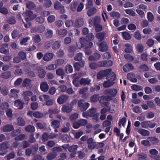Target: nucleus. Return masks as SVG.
<instances>
[{
  "instance_id": "f257e3e1",
  "label": "nucleus",
  "mask_w": 160,
  "mask_h": 160,
  "mask_svg": "<svg viewBox=\"0 0 160 160\" xmlns=\"http://www.w3.org/2000/svg\"><path fill=\"white\" fill-rule=\"evenodd\" d=\"M116 76L114 72H112L108 76L107 81H105L103 83V86L104 87L107 88L111 87L114 83V81L116 79Z\"/></svg>"
},
{
  "instance_id": "f03ea898",
  "label": "nucleus",
  "mask_w": 160,
  "mask_h": 160,
  "mask_svg": "<svg viewBox=\"0 0 160 160\" xmlns=\"http://www.w3.org/2000/svg\"><path fill=\"white\" fill-rule=\"evenodd\" d=\"M118 90L116 88L108 89L105 91L104 93L105 95H109L110 96L107 97V99L108 101L112 99L111 97H115L116 96Z\"/></svg>"
},
{
  "instance_id": "7ed1b4c3",
  "label": "nucleus",
  "mask_w": 160,
  "mask_h": 160,
  "mask_svg": "<svg viewBox=\"0 0 160 160\" xmlns=\"http://www.w3.org/2000/svg\"><path fill=\"white\" fill-rule=\"evenodd\" d=\"M78 105L80 110L83 111H86L89 107L90 104L88 102H85L83 99H80L78 101Z\"/></svg>"
},
{
  "instance_id": "20e7f679",
  "label": "nucleus",
  "mask_w": 160,
  "mask_h": 160,
  "mask_svg": "<svg viewBox=\"0 0 160 160\" xmlns=\"http://www.w3.org/2000/svg\"><path fill=\"white\" fill-rule=\"evenodd\" d=\"M97 111V109L95 108H91L87 111L82 113V115L84 118H88L89 117H92L95 115Z\"/></svg>"
},
{
  "instance_id": "39448f33",
  "label": "nucleus",
  "mask_w": 160,
  "mask_h": 160,
  "mask_svg": "<svg viewBox=\"0 0 160 160\" xmlns=\"http://www.w3.org/2000/svg\"><path fill=\"white\" fill-rule=\"evenodd\" d=\"M111 71L112 69H107L104 70L100 71L97 75V78L98 79H100L108 75L110 72H112Z\"/></svg>"
},
{
  "instance_id": "423d86ee",
  "label": "nucleus",
  "mask_w": 160,
  "mask_h": 160,
  "mask_svg": "<svg viewBox=\"0 0 160 160\" xmlns=\"http://www.w3.org/2000/svg\"><path fill=\"white\" fill-rule=\"evenodd\" d=\"M23 15L25 16L28 17L25 19V20L27 22L32 20L36 17V15L33 14L32 12L30 11H26L25 13L23 14Z\"/></svg>"
},
{
  "instance_id": "0eeeda50",
  "label": "nucleus",
  "mask_w": 160,
  "mask_h": 160,
  "mask_svg": "<svg viewBox=\"0 0 160 160\" xmlns=\"http://www.w3.org/2000/svg\"><path fill=\"white\" fill-rule=\"evenodd\" d=\"M112 62L111 60L108 61H102L98 62V66L100 67H108L112 65Z\"/></svg>"
},
{
  "instance_id": "6e6552de",
  "label": "nucleus",
  "mask_w": 160,
  "mask_h": 160,
  "mask_svg": "<svg viewBox=\"0 0 160 160\" xmlns=\"http://www.w3.org/2000/svg\"><path fill=\"white\" fill-rule=\"evenodd\" d=\"M68 96L63 95L60 96L57 99V102L59 104H62L65 102L68 99Z\"/></svg>"
},
{
  "instance_id": "1a4fd4ad",
  "label": "nucleus",
  "mask_w": 160,
  "mask_h": 160,
  "mask_svg": "<svg viewBox=\"0 0 160 160\" xmlns=\"http://www.w3.org/2000/svg\"><path fill=\"white\" fill-rule=\"evenodd\" d=\"M8 148V144L7 142H3L1 144L0 146V150L2 152L0 153L1 155H3L6 153V150Z\"/></svg>"
},
{
  "instance_id": "9d476101",
  "label": "nucleus",
  "mask_w": 160,
  "mask_h": 160,
  "mask_svg": "<svg viewBox=\"0 0 160 160\" xmlns=\"http://www.w3.org/2000/svg\"><path fill=\"white\" fill-rule=\"evenodd\" d=\"M40 88L42 91L46 92L48 90L49 86L47 82H43L40 83Z\"/></svg>"
},
{
  "instance_id": "9b49d317",
  "label": "nucleus",
  "mask_w": 160,
  "mask_h": 160,
  "mask_svg": "<svg viewBox=\"0 0 160 160\" xmlns=\"http://www.w3.org/2000/svg\"><path fill=\"white\" fill-rule=\"evenodd\" d=\"M72 108V107L69 105H64L62 106L61 110L63 112L69 113L71 112Z\"/></svg>"
},
{
  "instance_id": "f8f14e48",
  "label": "nucleus",
  "mask_w": 160,
  "mask_h": 160,
  "mask_svg": "<svg viewBox=\"0 0 160 160\" xmlns=\"http://www.w3.org/2000/svg\"><path fill=\"white\" fill-rule=\"evenodd\" d=\"M68 31L65 29L59 30L56 31V34L59 36L61 37H65L67 34Z\"/></svg>"
},
{
  "instance_id": "ddd939ff",
  "label": "nucleus",
  "mask_w": 160,
  "mask_h": 160,
  "mask_svg": "<svg viewBox=\"0 0 160 160\" xmlns=\"http://www.w3.org/2000/svg\"><path fill=\"white\" fill-rule=\"evenodd\" d=\"M54 56V54L52 53H47L44 56L43 59L45 61H49L53 58Z\"/></svg>"
},
{
  "instance_id": "4468645a",
  "label": "nucleus",
  "mask_w": 160,
  "mask_h": 160,
  "mask_svg": "<svg viewBox=\"0 0 160 160\" xmlns=\"http://www.w3.org/2000/svg\"><path fill=\"white\" fill-rule=\"evenodd\" d=\"M99 50L102 52L107 51L108 49V46L105 42H103L99 45Z\"/></svg>"
},
{
  "instance_id": "2eb2a0df",
  "label": "nucleus",
  "mask_w": 160,
  "mask_h": 160,
  "mask_svg": "<svg viewBox=\"0 0 160 160\" xmlns=\"http://www.w3.org/2000/svg\"><path fill=\"white\" fill-rule=\"evenodd\" d=\"M8 45L7 44H3L0 48V52L4 54H7L9 52L8 49Z\"/></svg>"
},
{
  "instance_id": "dca6fc26",
  "label": "nucleus",
  "mask_w": 160,
  "mask_h": 160,
  "mask_svg": "<svg viewBox=\"0 0 160 160\" xmlns=\"http://www.w3.org/2000/svg\"><path fill=\"white\" fill-rule=\"evenodd\" d=\"M91 80L88 78H82L80 81V83L81 85L85 86L89 85L91 82Z\"/></svg>"
},
{
  "instance_id": "f3484780",
  "label": "nucleus",
  "mask_w": 160,
  "mask_h": 160,
  "mask_svg": "<svg viewBox=\"0 0 160 160\" xmlns=\"http://www.w3.org/2000/svg\"><path fill=\"white\" fill-rule=\"evenodd\" d=\"M101 58V55L98 53H95L94 55L89 56L88 60L90 61H97L99 60Z\"/></svg>"
},
{
  "instance_id": "a211bd4d",
  "label": "nucleus",
  "mask_w": 160,
  "mask_h": 160,
  "mask_svg": "<svg viewBox=\"0 0 160 160\" xmlns=\"http://www.w3.org/2000/svg\"><path fill=\"white\" fill-rule=\"evenodd\" d=\"M127 78L131 82H137V79L135 78L134 74L133 73H129L127 74Z\"/></svg>"
},
{
  "instance_id": "6ab92c4d",
  "label": "nucleus",
  "mask_w": 160,
  "mask_h": 160,
  "mask_svg": "<svg viewBox=\"0 0 160 160\" xmlns=\"http://www.w3.org/2000/svg\"><path fill=\"white\" fill-rule=\"evenodd\" d=\"M80 32L79 30L73 29L69 32L68 35L71 37L76 36L79 34Z\"/></svg>"
},
{
  "instance_id": "aec40b11",
  "label": "nucleus",
  "mask_w": 160,
  "mask_h": 160,
  "mask_svg": "<svg viewBox=\"0 0 160 160\" xmlns=\"http://www.w3.org/2000/svg\"><path fill=\"white\" fill-rule=\"evenodd\" d=\"M83 20L82 18H79L76 20L74 25L76 27L79 28L82 26L83 24Z\"/></svg>"
},
{
  "instance_id": "412c9836",
  "label": "nucleus",
  "mask_w": 160,
  "mask_h": 160,
  "mask_svg": "<svg viewBox=\"0 0 160 160\" xmlns=\"http://www.w3.org/2000/svg\"><path fill=\"white\" fill-rule=\"evenodd\" d=\"M24 102L22 101L19 100L15 101L14 102V105L17 109H22L23 108Z\"/></svg>"
},
{
  "instance_id": "4be33fe9",
  "label": "nucleus",
  "mask_w": 160,
  "mask_h": 160,
  "mask_svg": "<svg viewBox=\"0 0 160 160\" xmlns=\"http://www.w3.org/2000/svg\"><path fill=\"white\" fill-rule=\"evenodd\" d=\"M106 35V32H102L97 33L96 35V37L98 39L99 41H101L104 39Z\"/></svg>"
},
{
  "instance_id": "5701e85b",
  "label": "nucleus",
  "mask_w": 160,
  "mask_h": 160,
  "mask_svg": "<svg viewBox=\"0 0 160 160\" xmlns=\"http://www.w3.org/2000/svg\"><path fill=\"white\" fill-rule=\"evenodd\" d=\"M61 42L60 40H57L55 41L52 44V47L54 50L59 49L61 46Z\"/></svg>"
},
{
  "instance_id": "b1692460",
  "label": "nucleus",
  "mask_w": 160,
  "mask_h": 160,
  "mask_svg": "<svg viewBox=\"0 0 160 160\" xmlns=\"http://www.w3.org/2000/svg\"><path fill=\"white\" fill-rule=\"evenodd\" d=\"M138 133L143 136H148L149 135L150 132L147 130L143 129H139L138 130Z\"/></svg>"
},
{
  "instance_id": "393cba45",
  "label": "nucleus",
  "mask_w": 160,
  "mask_h": 160,
  "mask_svg": "<svg viewBox=\"0 0 160 160\" xmlns=\"http://www.w3.org/2000/svg\"><path fill=\"white\" fill-rule=\"evenodd\" d=\"M79 42L81 44V46L78 47L79 48H80L86 47L87 43L88 42V40L86 38H81L79 40Z\"/></svg>"
},
{
  "instance_id": "a878e982",
  "label": "nucleus",
  "mask_w": 160,
  "mask_h": 160,
  "mask_svg": "<svg viewBox=\"0 0 160 160\" xmlns=\"http://www.w3.org/2000/svg\"><path fill=\"white\" fill-rule=\"evenodd\" d=\"M97 12V10L94 7L90 8L87 12V14L89 17H91Z\"/></svg>"
},
{
  "instance_id": "bb28decb",
  "label": "nucleus",
  "mask_w": 160,
  "mask_h": 160,
  "mask_svg": "<svg viewBox=\"0 0 160 160\" xmlns=\"http://www.w3.org/2000/svg\"><path fill=\"white\" fill-rule=\"evenodd\" d=\"M133 67L132 64L130 63L127 64L123 66V70L125 72H127L133 69Z\"/></svg>"
},
{
  "instance_id": "cd10ccee",
  "label": "nucleus",
  "mask_w": 160,
  "mask_h": 160,
  "mask_svg": "<svg viewBox=\"0 0 160 160\" xmlns=\"http://www.w3.org/2000/svg\"><path fill=\"white\" fill-rule=\"evenodd\" d=\"M38 75L40 78H43L46 75V72L45 71L41 68H39L38 70Z\"/></svg>"
},
{
  "instance_id": "c85d7f7f",
  "label": "nucleus",
  "mask_w": 160,
  "mask_h": 160,
  "mask_svg": "<svg viewBox=\"0 0 160 160\" xmlns=\"http://www.w3.org/2000/svg\"><path fill=\"white\" fill-rule=\"evenodd\" d=\"M124 51L125 52L131 53L132 52L133 47L131 45L129 44H125L124 45Z\"/></svg>"
},
{
  "instance_id": "c756f323",
  "label": "nucleus",
  "mask_w": 160,
  "mask_h": 160,
  "mask_svg": "<svg viewBox=\"0 0 160 160\" xmlns=\"http://www.w3.org/2000/svg\"><path fill=\"white\" fill-rule=\"evenodd\" d=\"M45 36L48 38H50L53 36V31L50 29H47L45 32Z\"/></svg>"
},
{
  "instance_id": "7c9ffc66",
  "label": "nucleus",
  "mask_w": 160,
  "mask_h": 160,
  "mask_svg": "<svg viewBox=\"0 0 160 160\" xmlns=\"http://www.w3.org/2000/svg\"><path fill=\"white\" fill-rule=\"evenodd\" d=\"M85 64V62L84 61H82L80 64L78 62L75 63L74 66L75 69L77 70H79L81 68L84 67Z\"/></svg>"
},
{
  "instance_id": "2f4dec72",
  "label": "nucleus",
  "mask_w": 160,
  "mask_h": 160,
  "mask_svg": "<svg viewBox=\"0 0 160 160\" xmlns=\"http://www.w3.org/2000/svg\"><path fill=\"white\" fill-rule=\"evenodd\" d=\"M31 80L28 78H26L25 79L22 83V86L23 87H28L31 84Z\"/></svg>"
},
{
  "instance_id": "473e14b6",
  "label": "nucleus",
  "mask_w": 160,
  "mask_h": 160,
  "mask_svg": "<svg viewBox=\"0 0 160 160\" xmlns=\"http://www.w3.org/2000/svg\"><path fill=\"white\" fill-rule=\"evenodd\" d=\"M51 126L54 128H58L60 126V123L57 120H54L51 123Z\"/></svg>"
},
{
  "instance_id": "72a5a7b5",
  "label": "nucleus",
  "mask_w": 160,
  "mask_h": 160,
  "mask_svg": "<svg viewBox=\"0 0 160 160\" xmlns=\"http://www.w3.org/2000/svg\"><path fill=\"white\" fill-rule=\"evenodd\" d=\"M39 98L41 101L44 102L50 99V97L48 95L44 94L40 95L39 97Z\"/></svg>"
},
{
  "instance_id": "f704fd0d",
  "label": "nucleus",
  "mask_w": 160,
  "mask_h": 160,
  "mask_svg": "<svg viewBox=\"0 0 160 160\" xmlns=\"http://www.w3.org/2000/svg\"><path fill=\"white\" fill-rule=\"evenodd\" d=\"M136 49L138 52L141 53L143 51L144 47L142 44L138 43L136 46Z\"/></svg>"
},
{
  "instance_id": "c9c22d12",
  "label": "nucleus",
  "mask_w": 160,
  "mask_h": 160,
  "mask_svg": "<svg viewBox=\"0 0 160 160\" xmlns=\"http://www.w3.org/2000/svg\"><path fill=\"white\" fill-rule=\"evenodd\" d=\"M66 72L67 73H72L73 71V69L72 66L69 64L67 65L65 68Z\"/></svg>"
},
{
  "instance_id": "e433bc0d",
  "label": "nucleus",
  "mask_w": 160,
  "mask_h": 160,
  "mask_svg": "<svg viewBox=\"0 0 160 160\" xmlns=\"http://www.w3.org/2000/svg\"><path fill=\"white\" fill-rule=\"evenodd\" d=\"M122 35L123 38L126 40H129L131 38V35L126 32H122Z\"/></svg>"
},
{
  "instance_id": "4c0bfd02",
  "label": "nucleus",
  "mask_w": 160,
  "mask_h": 160,
  "mask_svg": "<svg viewBox=\"0 0 160 160\" xmlns=\"http://www.w3.org/2000/svg\"><path fill=\"white\" fill-rule=\"evenodd\" d=\"M25 129L27 132L31 133L34 132L35 130L34 127L31 125L27 126Z\"/></svg>"
},
{
  "instance_id": "58836bf2",
  "label": "nucleus",
  "mask_w": 160,
  "mask_h": 160,
  "mask_svg": "<svg viewBox=\"0 0 160 160\" xmlns=\"http://www.w3.org/2000/svg\"><path fill=\"white\" fill-rule=\"evenodd\" d=\"M78 148V146L77 145H75L72 146L68 148V150L70 152H76V151Z\"/></svg>"
},
{
  "instance_id": "ea45409f",
  "label": "nucleus",
  "mask_w": 160,
  "mask_h": 160,
  "mask_svg": "<svg viewBox=\"0 0 160 160\" xmlns=\"http://www.w3.org/2000/svg\"><path fill=\"white\" fill-rule=\"evenodd\" d=\"M154 40L151 38H149L148 39L146 42V44L149 47H151L154 44Z\"/></svg>"
},
{
  "instance_id": "a19ab883",
  "label": "nucleus",
  "mask_w": 160,
  "mask_h": 160,
  "mask_svg": "<svg viewBox=\"0 0 160 160\" xmlns=\"http://www.w3.org/2000/svg\"><path fill=\"white\" fill-rule=\"evenodd\" d=\"M26 6L28 8L32 9L36 7L35 4L31 2H28L26 3Z\"/></svg>"
},
{
  "instance_id": "79ce46f5",
  "label": "nucleus",
  "mask_w": 160,
  "mask_h": 160,
  "mask_svg": "<svg viewBox=\"0 0 160 160\" xmlns=\"http://www.w3.org/2000/svg\"><path fill=\"white\" fill-rule=\"evenodd\" d=\"M57 156V154H55L52 153H50L48 154L46 158L48 160H52L53 159Z\"/></svg>"
},
{
  "instance_id": "37998d69",
  "label": "nucleus",
  "mask_w": 160,
  "mask_h": 160,
  "mask_svg": "<svg viewBox=\"0 0 160 160\" xmlns=\"http://www.w3.org/2000/svg\"><path fill=\"white\" fill-rule=\"evenodd\" d=\"M99 98L98 95H94L92 96L90 98V102H96L98 101Z\"/></svg>"
},
{
  "instance_id": "c03bdc74",
  "label": "nucleus",
  "mask_w": 160,
  "mask_h": 160,
  "mask_svg": "<svg viewBox=\"0 0 160 160\" xmlns=\"http://www.w3.org/2000/svg\"><path fill=\"white\" fill-rule=\"evenodd\" d=\"M110 16L114 18H118L120 17V14L118 12H114L111 13Z\"/></svg>"
},
{
  "instance_id": "a18cd8bd",
  "label": "nucleus",
  "mask_w": 160,
  "mask_h": 160,
  "mask_svg": "<svg viewBox=\"0 0 160 160\" xmlns=\"http://www.w3.org/2000/svg\"><path fill=\"white\" fill-rule=\"evenodd\" d=\"M57 68V65L55 64H51L46 67L47 70L50 71L56 69Z\"/></svg>"
},
{
  "instance_id": "49530a36",
  "label": "nucleus",
  "mask_w": 160,
  "mask_h": 160,
  "mask_svg": "<svg viewBox=\"0 0 160 160\" xmlns=\"http://www.w3.org/2000/svg\"><path fill=\"white\" fill-rule=\"evenodd\" d=\"M76 50V48L73 46H71L68 49V51L70 52L71 53V54H69V56L71 57H72L74 55V52Z\"/></svg>"
},
{
  "instance_id": "de8ad7c7",
  "label": "nucleus",
  "mask_w": 160,
  "mask_h": 160,
  "mask_svg": "<svg viewBox=\"0 0 160 160\" xmlns=\"http://www.w3.org/2000/svg\"><path fill=\"white\" fill-rule=\"evenodd\" d=\"M134 37L138 40H140L142 38L141 35L139 31H137L134 33Z\"/></svg>"
},
{
  "instance_id": "09e8293b",
  "label": "nucleus",
  "mask_w": 160,
  "mask_h": 160,
  "mask_svg": "<svg viewBox=\"0 0 160 160\" xmlns=\"http://www.w3.org/2000/svg\"><path fill=\"white\" fill-rule=\"evenodd\" d=\"M18 124L21 126H23L25 124V121L21 117H19L17 119Z\"/></svg>"
},
{
  "instance_id": "8fccbe9b",
  "label": "nucleus",
  "mask_w": 160,
  "mask_h": 160,
  "mask_svg": "<svg viewBox=\"0 0 160 160\" xmlns=\"http://www.w3.org/2000/svg\"><path fill=\"white\" fill-rule=\"evenodd\" d=\"M141 58L143 61H147L148 59V55L146 52H143L141 55Z\"/></svg>"
},
{
  "instance_id": "3c124183",
  "label": "nucleus",
  "mask_w": 160,
  "mask_h": 160,
  "mask_svg": "<svg viewBox=\"0 0 160 160\" xmlns=\"http://www.w3.org/2000/svg\"><path fill=\"white\" fill-rule=\"evenodd\" d=\"M45 28L44 26L41 25L36 28V31L38 32L42 33L45 30Z\"/></svg>"
},
{
  "instance_id": "603ef678",
  "label": "nucleus",
  "mask_w": 160,
  "mask_h": 160,
  "mask_svg": "<svg viewBox=\"0 0 160 160\" xmlns=\"http://www.w3.org/2000/svg\"><path fill=\"white\" fill-rule=\"evenodd\" d=\"M148 138L149 139L150 141L154 144L158 143L159 141L157 138L154 137H148Z\"/></svg>"
},
{
  "instance_id": "864d4df0",
  "label": "nucleus",
  "mask_w": 160,
  "mask_h": 160,
  "mask_svg": "<svg viewBox=\"0 0 160 160\" xmlns=\"http://www.w3.org/2000/svg\"><path fill=\"white\" fill-rule=\"evenodd\" d=\"M131 88L133 90L136 91H139L142 90V88L139 85H133L131 87Z\"/></svg>"
},
{
  "instance_id": "5fc2aeb1",
  "label": "nucleus",
  "mask_w": 160,
  "mask_h": 160,
  "mask_svg": "<svg viewBox=\"0 0 160 160\" xmlns=\"http://www.w3.org/2000/svg\"><path fill=\"white\" fill-rule=\"evenodd\" d=\"M10 77V71H7L2 73V78L6 79Z\"/></svg>"
},
{
  "instance_id": "6e6d98bb",
  "label": "nucleus",
  "mask_w": 160,
  "mask_h": 160,
  "mask_svg": "<svg viewBox=\"0 0 160 160\" xmlns=\"http://www.w3.org/2000/svg\"><path fill=\"white\" fill-rule=\"evenodd\" d=\"M0 107L1 109L6 110L9 107V104L7 102H3Z\"/></svg>"
},
{
  "instance_id": "4d7b16f0",
  "label": "nucleus",
  "mask_w": 160,
  "mask_h": 160,
  "mask_svg": "<svg viewBox=\"0 0 160 160\" xmlns=\"http://www.w3.org/2000/svg\"><path fill=\"white\" fill-rule=\"evenodd\" d=\"M19 92V90H16L14 89H12L11 90V96L12 97H16L17 96V93Z\"/></svg>"
},
{
  "instance_id": "13d9d810",
  "label": "nucleus",
  "mask_w": 160,
  "mask_h": 160,
  "mask_svg": "<svg viewBox=\"0 0 160 160\" xmlns=\"http://www.w3.org/2000/svg\"><path fill=\"white\" fill-rule=\"evenodd\" d=\"M56 74L58 76H63L65 73L63 69L62 68H59L56 71Z\"/></svg>"
},
{
  "instance_id": "bf43d9fd",
  "label": "nucleus",
  "mask_w": 160,
  "mask_h": 160,
  "mask_svg": "<svg viewBox=\"0 0 160 160\" xmlns=\"http://www.w3.org/2000/svg\"><path fill=\"white\" fill-rule=\"evenodd\" d=\"M82 53L81 52L78 53L74 57V60L76 61H80L82 59Z\"/></svg>"
},
{
  "instance_id": "052dcab7",
  "label": "nucleus",
  "mask_w": 160,
  "mask_h": 160,
  "mask_svg": "<svg viewBox=\"0 0 160 160\" xmlns=\"http://www.w3.org/2000/svg\"><path fill=\"white\" fill-rule=\"evenodd\" d=\"M150 121H146L142 122L141 125L142 128H147L148 127V125Z\"/></svg>"
},
{
  "instance_id": "680f3d73",
  "label": "nucleus",
  "mask_w": 160,
  "mask_h": 160,
  "mask_svg": "<svg viewBox=\"0 0 160 160\" xmlns=\"http://www.w3.org/2000/svg\"><path fill=\"white\" fill-rule=\"evenodd\" d=\"M147 18L150 22L152 21L154 19V17L152 13L150 12H147Z\"/></svg>"
},
{
  "instance_id": "e2e57ef3",
  "label": "nucleus",
  "mask_w": 160,
  "mask_h": 160,
  "mask_svg": "<svg viewBox=\"0 0 160 160\" xmlns=\"http://www.w3.org/2000/svg\"><path fill=\"white\" fill-rule=\"evenodd\" d=\"M43 116L42 113L39 112H34L33 116L36 118H42Z\"/></svg>"
},
{
  "instance_id": "0e129e2a",
  "label": "nucleus",
  "mask_w": 160,
  "mask_h": 160,
  "mask_svg": "<svg viewBox=\"0 0 160 160\" xmlns=\"http://www.w3.org/2000/svg\"><path fill=\"white\" fill-rule=\"evenodd\" d=\"M126 13L132 16H135L136 13L134 11L131 9H127L125 10Z\"/></svg>"
},
{
  "instance_id": "69168bd1",
  "label": "nucleus",
  "mask_w": 160,
  "mask_h": 160,
  "mask_svg": "<svg viewBox=\"0 0 160 160\" xmlns=\"http://www.w3.org/2000/svg\"><path fill=\"white\" fill-rule=\"evenodd\" d=\"M142 32L145 34H149L152 32V30L150 28H147L144 29Z\"/></svg>"
},
{
  "instance_id": "338daca9",
  "label": "nucleus",
  "mask_w": 160,
  "mask_h": 160,
  "mask_svg": "<svg viewBox=\"0 0 160 160\" xmlns=\"http://www.w3.org/2000/svg\"><path fill=\"white\" fill-rule=\"evenodd\" d=\"M132 110L134 112L137 113H139L142 112L141 108L138 106H136L133 108Z\"/></svg>"
},
{
  "instance_id": "774afa93",
  "label": "nucleus",
  "mask_w": 160,
  "mask_h": 160,
  "mask_svg": "<svg viewBox=\"0 0 160 160\" xmlns=\"http://www.w3.org/2000/svg\"><path fill=\"white\" fill-rule=\"evenodd\" d=\"M94 38V36L92 33H90L87 36L86 39L89 41L92 40Z\"/></svg>"
}]
</instances>
